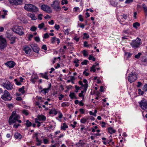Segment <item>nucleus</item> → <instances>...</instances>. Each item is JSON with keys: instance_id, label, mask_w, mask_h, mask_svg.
<instances>
[{"instance_id": "f257e3e1", "label": "nucleus", "mask_w": 147, "mask_h": 147, "mask_svg": "<svg viewBox=\"0 0 147 147\" xmlns=\"http://www.w3.org/2000/svg\"><path fill=\"white\" fill-rule=\"evenodd\" d=\"M20 118V116L16 113V111H14L12 112V115L10 117L9 119V122L10 125H11L13 123L18 121L19 123L22 122L21 120L19 119Z\"/></svg>"}, {"instance_id": "f03ea898", "label": "nucleus", "mask_w": 147, "mask_h": 147, "mask_svg": "<svg viewBox=\"0 0 147 147\" xmlns=\"http://www.w3.org/2000/svg\"><path fill=\"white\" fill-rule=\"evenodd\" d=\"M24 9L28 11L36 12L38 11V8L35 6L30 4H26L24 7Z\"/></svg>"}, {"instance_id": "7ed1b4c3", "label": "nucleus", "mask_w": 147, "mask_h": 147, "mask_svg": "<svg viewBox=\"0 0 147 147\" xmlns=\"http://www.w3.org/2000/svg\"><path fill=\"white\" fill-rule=\"evenodd\" d=\"M12 29L13 32L20 35H22L24 34L23 31V28L21 26H15L12 28Z\"/></svg>"}, {"instance_id": "20e7f679", "label": "nucleus", "mask_w": 147, "mask_h": 147, "mask_svg": "<svg viewBox=\"0 0 147 147\" xmlns=\"http://www.w3.org/2000/svg\"><path fill=\"white\" fill-rule=\"evenodd\" d=\"M1 98L5 101L10 100L12 98L9 93L6 90L4 91L3 94L1 95Z\"/></svg>"}, {"instance_id": "39448f33", "label": "nucleus", "mask_w": 147, "mask_h": 147, "mask_svg": "<svg viewBox=\"0 0 147 147\" xmlns=\"http://www.w3.org/2000/svg\"><path fill=\"white\" fill-rule=\"evenodd\" d=\"M51 6L55 11H59L61 10L60 3L57 0L54 1L53 3L51 5Z\"/></svg>"}, {"instance_id": "423d86ee", "label": "nucleus", "mask_w": 147, "mask_h": 147, "mask_svg": "<svg viewBox=\"0 0 147 147\" xmlns=\"http://www.w3.org/2000/svg\"><path fill=\"white\" fill-rule=\"evenodd\" d=\"M141 44V40L138 38L131 41L130 44L131 47L134 48L138 47Z\"/></svg>"}, {"instance_id": "0eeeda50", "label": "nucleus", "mask_w": 147, "mask_h": 147, "mask_svg": "<svg viewBox=\"0 0 147 147\" xmlns=\"http://www.w3.org/2000/svg\"><path fill=\"white\" fill-rule=\"evenodd\" d=\"M139 104L142 109L145 110L147 109V100L146 99L143 98L139 102Z\"/></svg>"}, {"instance_id": "6e6552de", "label": "nucleus", "mask_w": 147, "mask_h": 147, "mask_svg": "<svg viewBox=\"0 0 147 147\" xmlns=\"http://www.w3.org/2000/svg\"><path fill=\"white\" fill-rule=\"evenodd\" d=\"M129 81L132 83L134 82L137 79V75L135 73L131 72L127 78Z\"/></svg>"}, {"instance_id": "1a4fd4ad", "label": "nucleus", "mask_w": 147, "mask_h": 147, "mask_svg": "<svg viewBox=\"0 0 147 147\" xmlns=\"http://www.w3.org/2000/svg\"><path fill=\"white\" fill-rule=\"evenodd\" d=\"M3 86L8 90H12L13 88L12 84L9 81H7L2 84Z\"/></svg>"}, {"instance_id": "9d476101", "label": "nucleus", "mask_w": 147, "mask_h": 147, "mask_svg": "<svg viewBox=\"0 0 147 147\" xmlns=\"http://www.w3.org/2000/svg\"><path fill=\"white\" fill-rule=\"evenodd\" d=\"M41 9L46 12L50 13L52 12L51 8L49 6L45 4L41 5L40 6Z\"/></svg>"}, {"instance_id": "9b49d317", "label": "nucleus", "mask_w": 147, "mask_h": 147, "mask_svg": "<svg viewBox=\"0 0 147 147\" xmlns=\"http://www.w3.org/2000/svg\"><path fill=\"white\" fill-rule=\"evenodd\" d=\"M10 4L18 5H20L22 3L23 0H8Z\"/></svg>"}, {"instance_id": "f8f14e48", "label": "nucleus", "mask_w": 147, "mask_h": 147, "mask_svg": "<svg viewBox=\"0 0 147 147\" xmlns=\"http://www.w3.org/2000/svg\"><path fill=\"white\" fill-rule=\"evenodd\" d=\"M5 64L8 67L11 68H12L15 65V63L13 61H10L5 63Z\"/></svg>"}, {"instance_id": "ddd939ff", "label": "nucleus", "mask_w": 147, "mask_h": 147, "mask_svg": "<svg viewBox=\"0 0 147 147\" xmlns=\"http://www.w3.org/2000/svg\"><path fill=\"white\" fill-rule=\"evenodd\" d=\"M50 40L51 43L53 44H54L56 41L57 42V43L58 45H59L60 43L59 39L55 37H52Z\"/></svg>"}, {"instance_id": "4468645a", "label": "nucleus", "mask_w": 147, "mask_h": 147, "mask_svg": "<svg viewBox=\"0 0 147 147\" xmlns=\"http://www.w3.org/2000/svg\"><path fill=\"white\" fill-rule=\"evenodd\" d=\"M35 119H37L38 121H44L46 120V117L45 115L41 114L38 115L37 118Z\"/></svg>"}, {"instance_id": "2eb2a0df", "label": "nucleus", "mask_w": 147, "mask_h": 147, "mask_svg": "<svg viewBox=\"0 0 147 147\" xmlns=\"http://www.w3.org/2000/svg\"><path fill=\"white\" fill-rule=\"evenodd\" d=\"M86 145V143L83 140H80L79 142L76 144V146L79 145L81 147H84Z\"/></svg>"}, {"instance_id": "dca6fc26", "label": "nucleus", "mask_w": 147, "mask_h": 147, "mask_svg": "<svg viewBox=\"0 0 147 147\" xmlns=\"http://www.w3.org/2000/svg\"><path fill=\"white\" fill-rule=\"evenodd\" d=\"M31 46L34 52L37 53L38 52L39 49L36 44H35L34 45H32Z\"/></svg>"}, {"instance_id": "f3484780", "label": "nucleus", "mask_w": 147, "mask_h": 147, "mask_svg": "<svg viewBox=\"0 0 147 147\" xmlns=\"http://www.w3.org/2000/svg\"><path fill=\"white\" fill-rule=\"evenodd\" d=\"M27 15L28 17L30 18L32 20H36L37 19L35 15L34 14L28 13L27 14Z\"/></svg>"}, {"instance_id": "a211bd4d", "label": "nucleus", "mask_w": 147, "mask_h": 147, "mask_svg": "<svg viewBox=\"0 0 147 147\" xmlns=\"http://www.w3.org/2000/svg\"><path fill=\"white\" fill-rule=\"evenodd\" d=\"M57 113V111L54 108H53L50 110L49 114L50 115L53 114L55 115H56Z\"/></svg>"}, {"instance_id": "6ab92c4d", "label": "nucleus", "mask_w": 147, "mask_h": 147, "mask_svg": "<svg viewBox=\"0 0 147 147\" xmlns=\"http://www.w3.org/2000/svg\"><path fill=\"white\" fill-rule=\"evenodd\" d=\"M9 40L11 41L10 42L11 44H13L15 42V40L16 39V37L12 35L9 38Z\"/></svg>"}, {"instance_id": "aec40b11", "label": "nucleus", "mask_w": 147, "mask_h": 147, "mask_svg": "<svg viewBox=\"0 0 147 147\" xmlns=\"http://www.w3.org/2000/svg\"><path fill=\"white\" fill-rule=\"evenodd\" d=\"M88 119L89 118L88 117H82L81 119L80 120V122L82 123H85L86 122Z\"/></svg>"}, {"instance_id": "412c9836", "label": "nucleus", "mask_w": 147, "mask_h": 147, "mask_svg": "<svg viewBox=\"0 0 147 147\" xmlns=\"http://www.w3.org/2000/svg\"><path fill=\"white\" fill-rule=\"evenodd\" d=\"M50 90V86L47 88H44L41 91L42 93L44 94H45L47 93Z\"/></svg>"}, {"instance_id": "4be33fe9", "label": "nucleus", "mask_w": 147, "mask_h": 147, "mask_svg": "<svg viewBox=\"0 0 147 147\" xmlns=\"http://www.w3.org/2000/svg\"><path fill=\"white\" fill-rule=\"evenodd\" d=\"M24 50L26 54L30 53L31 51L30 48L28 47H25L24 48Z\"/></svg>"}, {"instance_id": "5701e85b", "label": "nucleus", "mask_w": 147, "mask_h": 147, "mask_svg": "<svg viewBox=\"0 0 147 147\" xmlns=\"http://www.w3.org/2000/svg\"><path fill=\"white\" fill-rule=\"evenodd\" d=\"M68 125H66L65 123H63L61 127V129L65 131L67 128H68Z\"/></svg>"}, {"instance_id": "b1692460", "label": "nucleus", "mask_w": 147, "mask_h": 147, "mask_svg": "<svg viewBox=\"0 0 147 147\" xmlns=\"http://www.w3.org/2000/svg\"><path fill=\"white\" fill-rule=\"evenodd\" d=\"M109 132L111 134L113 133H115L116 132V130L112 127H110L108 128Z\"/></svg>"}, {"instance_id": "393cba45", "label": "nucleus", "mask_w": 147, "mask_h": 147, "mask_svg": "<svg viewBox=\"0 0 147 147\" xmlns=\"http://www.w3.org/2000/svg\"><path fill=\"white\" fill-rule=\"evenodd\" d=\"M14 138L17 139H20L22 138V136L19 133L17 132L14 135Z\"/></svg>"}, {"instance_id": "a878e982", "label": "nucleus", "mask_w": 147, "mask_h": 147, "mask_svg": "<svg viewBox=\"0 0 147 147\" xmlns=\"http://www.w3.org/2000/svg\"><path fill=\"white\" fill-rule=\"evenodd\" d=\"M7 46V43H0V49H4Z\"/></svg>"}, {"instance_id": "bb28decb", "label": "nucleus", "mask_w": 147, "mask_h": 147, "mask_svg": "<svg viewBox=\"0 0 147 147\" xmlns=\"http://www.w3.org/2000/svg\"><path fill=\"white\" fill-rule=\"evenodd\" d=\"M36 141L37 142V143L36 144V145L38 146H39L41 144V143H42V141L40 140H39L38 138V137L36 136V135H37V134H36Z\"/></svg>"}, {"instance_id": "cd10ccee", "label": "nucleus", "mask_w": 147, "mask_h": 147, "mask_svg": "<svg viewBox=\"0 0 147 147\" xmlns=\"http://www.w3.org/2000/svg\"><path fill=\"white\" fill-rule=\"evenodd\" d=\"M69 96L71 99H76L77 98V97L76 96V94L74 92H71L69 95Z\"/></svg>"}, {"instance_id": "c85d7f7f", "label": "nucleus", "mask_w": 147, "mask_h": 147, "mask_svg": "<svg viewBox=\"0 0 147 147\" xmlns=\"http://www.w3.org/2000/svg\"><path fill=\"white\" fill-rule=\"evenodd\" d=\"M0 43H7L5 39L2 36H0Z\"/></svg>"}, {"instance_id": "c756f323", "label": "nucleus", "mask_w": 147, "mask_h": 147, "mask_svg": "<svg viewBox=\"0 0 147 147\" xmlns=\"http://www.w3.org/2000/svg\"><path fill=\"white\" fill-rule=\"evenodd\" d=\"M132 55V54L129 52H125V56L127 59H128Z\"/></svg>"}, {"instance_id": "7c9ffc66", "label": "nucleus", "mask_w": 147, "mask_h": 147, "mask_svg": "<svg viewBox=\"0 0 147 147\" xmlns=\"http://www.w3.org/2000/svg\"><path fill=\"white\" fill-rule=\"evenodd\" d=\"M24 89H25L24 86H23L21 88H20L19 89L18 91L22 94H24L25 92V91L24 90Z\"/></svg>"}, {"instance_id": "2f4dec72", "label": "nucleus", "mask_w": 147, "mask_h": 147, "mask_svg": "<svg viewBox=\"0 0 147 147\" xmlns=\"http://www.w3.org/2000/svg\"><path fill=\"white\" fill-rule=\"evenodd\" d=\"M133 26L135 28L137 29L138 27L140 26V24L138 22H136L133 23Z\"/></svg>"}, {"instance_id": "473e14b6", "label": "nucleus", "mask_w": 147, "mask_h": 147, "mask_svg": "<svg viewBox=\"0 0 147 147\" xmlns=\"http://www.w3.org/2000/svg\"><path fill=\"white\" fill-rule=\"evenodd\" d=\"M26 125L27 127H30L32 125V123L30 121L28 120H27L26 121Z\"/></svg>"}, {"instance_id": "72a5a7b5", "label": "nucleus", "mask_w": 147, "mask_h": 147, "mask_svg": "<svg viewBox=\"0 0 147 147\" xmlns=\"http://www.w3.org/2000/svg\"><path fill=\"white\" fill-rule=\"evenodd\" d=\"M45 24L44 23H42L38 24V28L40 29H42L43 28H44Z\"/></svg>"}, {"instance_id": "f704fd0d", "label": "nucleus", "mask_w": 147, "mask_h": 147, "mask_svg": "<svg viewBox=\"0 0 147 147\" xmlns=\"http://www.w3.org/2000/svg\"><path fill=\"white\" fill-rule=\"evenodd\" d=\"M3 11V14L2 15L1 17L3 18L4 19L5 18V16L7 14V11L4 9Z\"/></svg>"}, {"instance_id": "c9c22d12", "label": "nucleus", "mask_w": 147, "mask_h": 147, "mask_svg": "<svg viewBox=\"0 0 147 147\" xmlns=\"http://www.w3.org/2000/svg\"><path fill=\"white\" fill-rule=\"evenodd\" d=\"M69 103L67 102H62L61 104V105L62 107H68L69 106Z\"/></svg>"}, {"instance_id": "e433bc0d", "label": "nucleus", "mask_w": 147, "mask_h": 147, "mask_svg": "<svg viewBox=\"0 0 147 147\" xmlns=\"http://www.w3.org/2000/svg\"><path fill=\"white\" fill-rule=\"evenodd\" d=\"M123 32L125 33L128 34H132L131 32L129 29L125 30Z\"/></svg>"}, {"instance_id": "4c0bfd02", "label": "nucleus", "mask_w": 147, "mask_h": 147, "mask_svg": "<svg viewBox=\"0 0 147 147\" xmlns=\"http://www.w3.org/2000/svg\"><path fill=\"white\" fill-rule=\"evenodd\" d=\"M42 76V78H45L46 79L48 80L49 79V78L48 76L47 75L46 73L45 74H41Z\"/></svg>"}, {"instance_id": "58836bf2", "label": "nucleus", "mask_w": 147, "mask_h": 147, "mask_svg": "<svg viewBox=\"0 0 147 147\" xmlns=\"http://www.w3.org/2000/svg\"><path fill=\"white\" fill-rule=\"evenodd\" d=\"M83 82L84 83H85V84L84 85V86L85 87V89L86 90L87 89V80L86 79H84L83 80Z\"/></svg>"}, {"instance_id": "ea45409f", "label": "nucleus", "mask_w": 147, "mask_h": 147, "mask_svg": "<svg viewBox=\"0 0 147 147\" xmlns=\"http://www.w3.org/2000/svg\"><path fill=\"white\" fill-rule=\"evenodd\" d=\"M80 11V8L78 7H75L74 8V11L75 12H79Z\"/></svg>"}, {"instance_id": "a19ab883", "label": "nucleus", "mask_w": 147, "mask_h": 147, "mask_svg": "<svg viewBox=\"0 0 147 147\" xmlns=\"http://www.w3.org/2000/svg\"><path fill=\"white\" fill-rule=\"evenodd\" d=\"M35 123L37 124V127H40L41 125V123L37 119H35Z\"/></svg>"}, {"instance_id": "79ce46f5", "label": "nucleus", "mask_w": 147, "mask_h": 147, "mask_svg": "<svg viewBox=\"0 0 147 147\" xmlns=\"http://www.w3.org/2000/svg\"><path fill=\"white\" fill-rule=\"evenodd\" d=\"M90 71H92L93 72H94L96 71V69L95 65H93L92 67H91Z\"/></svg>"}, {"instance_id": "37998d69", "label": "nucleus", "mask_w": 147, "mask_h": 147, "mask_svg": "<svg viewBox=\"0 0 147 147\" xmlns=\"http://www.w3.org/2000/svg\"><path fill=\"white\" fill-rule=\"evenodd\" d=\"M82 53L85 57H87L88 55V52L86 50H84L82 51Z\"/></svg>"}, {"instance_id": "c03bdc74", "label": "nucleus", "mask_w": 147, "mask_h": 147, "mask_svg": "<svg viewBox=\"0 0 147 147\" xmlns=\"http://www.w3.org/2000/svg\"><path fill=\"white\" fill-rule=\"evenodd\" d=\"M142 7L144 9V11L145 13H146L147 11V7L146 5L143 4L142 5Z\"/></svg>"}, {"instance_id": "a18cd8bd", "label": "nucleus", "mask_w": 147, "mask_h": 147, "mask_svg": "<svg viewBox=\"0 0 147 147\" xmlns=\"http://www.w3.org/2000/svg\"><path fill=\"white\" fill-rule=\"evenodd\" d=\"M144 93L143 91H142L140 89H138V94L140 95H142Z\"/></svg>"}, {"instance_id": "49530a36", "label": "nucleus", "mask_w": 147, "mask_h": 147, "mask_svg": "<svg viewBox=\"0 0 147 147\" xmlns=\"http://www.w3.org/2000/svg\"><path fill=\"white\" fill-rule=\"evenodd\" d=\"M38 78V76L36 74H34L31 76V79L37 80Z\"/></svg>"}, {"instance_id": "de8ad7c7", "label": "nucleus", "mask_w": 147, "mask_h": 147, "mask_svg": "<svg viewBox=\"0 0 147 147\" xmlns=\"http://www.w3.org/2000/svg\"><path fill=\"white\" fill-rule=\"evenodd\" d=\"M78 18L79 20L81 22L84 21V19L83 16L81 15H80L78 16Z\"/></svg>"}, {"instance_id": "09e8293b", "label": "nucleus", "mask_w": 147, "mask_h": 147, "mask_svg": "<svg viewBox=\"0 0 147 147\" xmlns=\"http://www.w3.org/2000/svg\"><path fill=\"white\" fill-rule=\"evenodd\" d=\"M68 1L67 0H62L61 1V4L62 5L67 4L68 3Z\"/></svg>"}, {"instance_id": "8fccbe9b", "label": "nucleus", "mask_w": 147, "mask_h": 147, "mask_svg": "<svg viewBox=\"0 0 147 147\" xmlns=\"http://www.w3.org/2000/svg\"><path fill=\"white\" fill-rule=\"evenodd\" d=\"M14 81L16 84L17 85H21V82H20L18 81L16 79H15L14 80Z\"/></svg>"}, {"instance_id": "3c124183", "label": "nucleus", "mask_w": 147, "mask_h": 147, "mask_svg": "<svg viewBox=\"0 0 147 147\" xmlns=\"http://www.w3.org/2000/svg\"><path fill=\"white\" fill-rule=\"evenodd\" d=\"M89 35L86 33H84V38H89Z\"/></svg>"}, {"instance_id": "603ef678", "label": "nucleus", "mask_w": 147, "mask_h": 147, "mask_svg": "<svg viewBox=\"0 0 147 147\" xmlns=\"http://www.w3.org/2000/svg\"><path fill=\"white\" fill-rule=\"evenodd\" d=\"M49 37V35L48 33H46L43 36V38L46 39L48 38Z\"/></svg>"}, {"instance_id": "864d4df0", "label": "nucleus", "mask_w": 147, "mask_h": 147, "mask_svg": "<svg viewBox=\"0 0 147 147\" xmlns=\"http://www.w3.org/2000/svg\"><path fill=\"white\" fill-rule=\"evenodd\" d=\"M22 113L26 115H28V111L26 110H23Z\"/></svg>"}, {"instance_id": "5fc2aeb1", "label": "nucleus", "mask_w": 147, "mask_h": 147, "mask_svg": "<svg viewBox=\"0 0 147 147\" xmlns=\"http://www.w3.org/2000/svg\"><path fill=\"white\" fill-rule=\"evenodd\" d=\"M142 55V54L140 53H138L137 55H136L134 57L135 58L138 59H139L141 55Z\"/></svg>"}, {"instance_id": "6e6d98bb", "label": "nucleus", "mask_w": 147, "mask_h": 147, "mask_svg": "<svg viewBox=\"0 0 147 147\" xmlns=\"http://www.w3.org/2000/svg\"><path fill=\"white\" fill-rule=\"evenodd\" d=\"M58 96H59V100H61L62 98L64 97V95L63 94H58Z\"/></svg>"}, {"instance_id": "4d7b16f0", "label": "nucleus", "mask_w": 147, "mask_h": 147, "mask_svg": "<svg viewBox=\"0 0 147 147\" xmlns=\"http://www.w3.org/2000/svg\"><path fill=\"white\" fill-rule=\"evenodd\" d=\"M37 29V28L34 26H32L30 28V30L32 31H34Z\"/></svg>"}, {"instance_id": "13d9d810", "label": "nucleus", "mask_w": 147, "mask_h": 147, "mask_svg": "<svg viewBox=\"0 0 147 147\" xmlns=\"http://www.w3.org/2000/svg\"><path fill=\"white\" fill-rule=\"evenodd\" d=\"M142 89L145 91H147V84H146L144 85Z\"/></svg>"}, {"instance_id": "bf43d9fd", "label": "nucleus", "mask_w": 147, "mask_h": 147, "mask_svg": "<svg viewBox=\"0 0 147 147\" xmlns=\"http://www.w3.org/2000/svg\"><path fill=\"white\" fill-rule=\"evenodd\" d=\"M74 124H71L70 126L72 127L73 128H74L76 127V125L77 124V123L76 121H74L73 122Z\"/></svg>"}, {"instance_id": "052dcab7", "label": "nucleus", "mask_w": 147, "mask_h": 147, "mask_svg": "<svg viewBox=\"0 0 147 147\" xmlns=\"http://www.w3.org/2000/svg\"><path fill=\"white\" fill-rule=\"evenodd\" d=\"M69 29H67L64 31V32L65 35H68L69 34Z\"/></svg>"}, {"instance_id": "680f3d73", "label": "nucleus", "mask_w": 147, "mask_h": 147, "mask_svg": "<svg viewBox=\"0 0 147 147\" xmlns=\"http://www.w3.org/2000/svg\"><path fill=\"white\" fill-rule=\"evenodd\" d=\"M88 61L87 60H84L82 62L81 64L83 65H86L87 64Z\"/></svg>"}, {"instance_id": "e2e57ef3", "label": "nucleus", "mask_w": 147, "mask_h": 147, "mask_svg": "<svg viewBox=\"0 0 147 147\" xmlns=\"http://www.w3.org/2000/svg\"><path fill=\"white\" fill-rule=\"evenodd\" d=\"M54 27L57 30H58L60 28L59 25L57 24H55V25Z\"/></svg>"}, {"instance_id": "0e129e2a", "label": "nucleus", "mask_w": 147, "mask_h": 147, "mask_svg": "<svg viewBox=\"0 0 147 147\" xmlns=\"http://www.w3.org/2000/svg\"><path fill=\"white\" fill-rule=\"evenodd\" d=\"M43 141L45 144H48L49 143V140L47 139H44Z\"/></svg>"}, {"instance_id": "69168bd1", "label": "nucleus", "mask_w": 147, "mask_h": 147, "mask_svg": "<svg viewBox=\"0 0 147 147\" xmlns=\"http://www.w3.org/2000/svg\"><path fill=\"white\" fill-rule=\"evenodd\" d=\"M101 124V127H105L106 123L105 122L103 121H102L100 123Z\"/></svg>"}, {"instance_id": "338daca9", "label": "nucleus", "mask_w": 147, "mask_h": 147, "mask_svg": "<svg viewBox=\"0 0 147 147\" xmlns=\"http://www.w3.org/2000/svg\"><path fill=\"white\" fill-rule=\"evenodd\" d=\"M75 88L76 90H75V92L77 93L78 92V90L80 89V87L79 86H77V85H76Z\"/></svg>"}, {"instance_id": "774afa93", "label": "nucleus", "mask_w": 147, "mask_h": 147, "mask_svg": "<svg viewBox=\"0 0 147 147\" xmlns=\"http://www.w3.org/2000/svg\"><path fill=\"white\" fill-rule=\"evenodd\" d=\"M59 144H55L54 145H51L50 147H59Z\"/></svg>"}]
</instances>
